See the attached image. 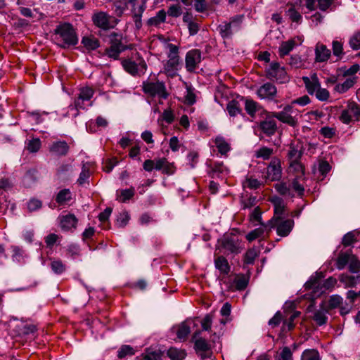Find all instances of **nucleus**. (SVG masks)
Here are the masks:
<instances>
[{
	"label": "nucleus",
	"mask_w": 360,
	"mask_h": 360,
	"mask_svg": "<svg viewBox=\"0 0 360 360\" xmlns=\"http://www.w3.org/2000/svg\"><path fill=\"white\" fill-rule=\"evenodd\" d=\"M122 65L124 70L132 76L144 74L147 68L144 59L137 51L133 52L131 56L123 59Z\"/></svg>",
	"instance_id": "1"
},
{
	"label": "nucleus",
	"mask_w": 360,
	"mask_h": 360,
	"mask_svg": "<svg viewBox=\"0 0 360 360\" xmlns=\"http://www.w3.org/2000/svg\"><path fill=\"white\" fill-rule=\"evenodd\" d=\"M323 278L322 273H316L305 283V288L313 290L314 293H322L326 290L333 288L337 283V280L333 277H329L324 281H322Z\"/></svg>",
	"instance_id": "2"
},
{
	"label": "nucleus",
	"mask_w": 360,
	"mask_h": 360,
	"mask_svg": "<svg viewBox=\"0 0 360 360\" xmlns=\"http://www.w3.org/2000/svg\"><path fill=\"white\" fill-rule=\"evenodd\" d=\"M218 243L219 244V249L226 255H238L243 249L241 240L238 236L233 233L224 234Z\"/></svg>",
	"instance_id": "3"
},
{
	"label": "nucleus",
	"mask_w": 360,
	"mask_h": 360,
	"mask_svg": "<svg viewBox=\"0 0 360 360\" xmlns=\"http://www.w3.org/2000/svg\"><path fill=\"white\" fill-rule=\"evenodd\" d=\"M122 40V34L112 32L109 35V46L105 49V54L111 59L117 60L121 53L131 49V45L124 44Z\"/></svg>",
	"instance_id": "4"
},
{
	"label": "nucleus",
	"mask_w": 360,
	"mask_h": 360,
	"mask_svg": "<svg viewBox=\"0 0 360 360\" xmlns=\"http://www.w3.org/2000/svg\"><path fill=\"white\" fill-rule=\"evenodd\" d=\"M243 19V15H237L230 18L229 22H222L217 26V31L224 39H231L234 33L238 32L241 28V23Z\"/></svg>",
	"instance_id": "5"
},
{
	"label": "nucleus",
	"mask_w": 360,
	"mask_h": 360,
	"mask_svg": "<svg viewBox=\"0 0 360 360\" xmlns=\"http://www.w3.org/2000/svg\"><path fill=\"white\" fill-rule=\"evenodd\" d=\"M143 91L151 97H158L160 100H166L169 94L162 81H145L142 84Z\"/></svg>",
	"instance_id": "6"
},
{
	"label": "nucleus",
	"mask_w": 360,
	"mask_h": 360,
	"mask_svg": "<svg viewBox=\"0 0 360 360\" xmlns=\"http://www.w3.org/2000/svg\"><path fill=\"white\" fill-rule=\"evenodd\" d=\"M55 33L58 34L63 41L62 47L75 46L78 43V38L73 26L70 23H63L57 26Z\"/></svg>",
	"instance_id": "7"
},
{
	"label": "nucleus",
	"mask_w": 360,
	"mask_h": 360,
	"mask_svg": "<svg viewBox=\"0 0 360 360\" xmlns=\"http://www.w3.org/2000/svg\"><path fill=\"white\" fill-rule=\"evenodd\" d=\"M271 113L276 119L283 123L291 127H295L297 124V117L299 115L300 111L297 109H295L292 105H286L281 111Z\"/></svg>",
	"instance_id": "8"
},
{
	"label": "nucleus",
	"mask_w": 360,
	"mask_h": 360,
	"mask_svg": "<svg viewBox=\"0 0 360 360\" xmlns=\"http://www.w3.org/2000/svg\"><path fill=\"white\" fill-rule=\"evenodd\" d=\"M340 120L346 124H349L353 120H360V105L353 101H349L346 108L342 110L339 117Z\"/></svg>",
	"instance_id": "9"
},
{
	"label": "nucleus",
	"mask_w": 360,
	"mask_h": 360,
	"mask_svg": "<svg viewBox=\"0 0 360 360\" xmlns=\"http://www.w3.org/2000/svg\"><path fill=\"white\" fill-rule=\"evenodd\" d=\"M268 226L270 228H276V233L278 236L281 237L288 236L294 226V221L290 219H282L277 218H272L271 220L268 221V224L265 226L267 227Z\"/></svg>",
	"instance_id": "10"
},
{
	"label": "nucleus",
	"mask_w": 360,
	"mask_h": 360,
	"mask_svg": "<svg viewBox=\"0 0 360 360\" xmlns=\"http://www.w3.org/2000/svg\"><path fill=\"white\" fill-rule=\"evenodd\" d=\"M266 75L269 79L276 80L281 84L289 80L285 70L281 67L277 62H273L270 64L269 68L266 70Z\"/></svg>",
	"instance_id": "11"
},
{
	"label": "nucleus",
	"mask_w": 360,
	"mask_h": 360,
	"mask_svg": "<svg viewBox=\"0 0 360 360\" xmlns=\"http://www.w3.org/2000/svg\"><path fill=\"white\" fill-rule=\"evenodd\" d=\"M58 219L63 231L73 233L77 229L79 220L74 214L63 212Z\"/></svg>",
	"instance_id": "12"
},
{
	"label": "nucleus",
	"mask_w": 360,
	"mask_h": 360,
	"mask_svg": "<svg viewBox=\"0 0 360 360\" xmlns=\"http://www.w3.org/2000/svg\"><path fill=\"white\" fill-rule=\"evenodd\" d=\"M131 6L134 22L137 29L142 26L141 18L146 8V0H127Z\"/></svg>",
	"instance_id": "13"
},
{
	"label": "nucleus",
	"mask_w": 360,
	"mask_h": 360,
	"mask_svg": "<svg viewBox=\"0 0 360 360\" xmlns=\"http://www.w3.org/2000/svg\"><path fill=\"white\" fill-rule=\"evenodd\" d=\"M282 176V169L281 160L278 158H273L266 168V178L271 181L281 179Z\"/></svg>",
	"instance_id": "14"
},
{
	"label": "nucleus",
	"mask_w": 360,
	"mask_h": 360,
	"mask_svg": "<svg viewBox=\"0 0 360 360\" xmlns=\"http://www.w3.org/2000/svg\"><path fill=\"white\" fill-rule=\"evenodd\" d=\"M256 94L262 100L272 101L276 98L277 89L272 83L266 82L257 89Z\"/></svg>",
	"instance_id": "15"
},
{
	"label": "nucleus",
	"mask_w": 360,
	"mask_h": 360,
	"mask_svg": "<svg viewBox=\"0 0 360 360\" xmlns=\"http://www.w3.org/2000/svg\"><path fill=\"white\" fill-rule=\"evenodd\" d=\"M94 94V90L92 88L89 86L81 88L79 89V96L75 101V105H70L68 107L69 110H73L77 108L85 109L84 102L90 101V99L93 97Z\"/></svg>",
	"instance_id": "16"
},
{
	"label": "nucleus",
	"mask_w": 360,
	"mask_h": 360,
	"mask_svg": "<svg viewBox=\"0 0 360 360\" xmlns=\"http://www.w3.org/2000/svg\"><path fill=\"white\" fill-rule=\"evenodd\" d=\"M259 128L267 136H271L277 131L278 127L272 113H268L265 119L259 124Z\"/></svg>",
	"instance_id": "17"
},
{
	"label": "nucleus",
	"mask_w": 360,
	"mask_h": 360,
	"mask_svg": "<svg viewBox=\"0 0 360 360\" xmlns=\"http://www.w3.org/2000/svg\"><path fill=\"white\" fill-rule=\"evenodd\" d=\"M201 52L198 49H193L187 52L186 56V68L188 72H193L201 62Z\"/></svg>",
	"instance_id": "18"
},
{
	"label": "nucleus",
	"mask_w": 360,
	"mask_h": 360,
	"mask_svg": "<svg viewBox=\"0 0 360 360\" xmlns=\"http://www.w3.org/2000/svg\"><path fill=\"white\" fill-rule=\"evenodd\" d=\"M91 19L94 24L102 30H107L112 27L110 22V16L105 12H96L93 14Z\"/></svg>",
	"instance_id": "19"
},
{
	"label": "nucleus",
	"mask_w": 360,
	"mask_h": 360,
	"mask_svg": "<svg viewBox=\"0 0 360 360\" xmlns=\"http://www.w3.org/2000/svg\"><path fill=\"white\" fill-rule=\"evenodd\" d=\"M314 53L315 61L318 63L327 61L331 56V51L326 45L320 42L316 44Z\"/></svg>",
	"instance_id": "20"
},
{
	"label": "nucleus",
	"mask_w": 360,
	"mask_h": 360,
	"mask_svg": "<svg viewBox=\"0 0 360 360\" xmlns=\"http://www.w3.org/2000/svg\"><path fill=\"white\" fill-rule=\"evenodd\" d=\"M302 80L308 94L310 95H314L321 86L320 82L316 75H314L311 77H303Z\"/></svg>",
	"instance_id": "21"
},
{
	"label": "nucleus",
	"mask_w": 360,
	"mask_h": 360,
	"mask_svg": "<svg viewBox=\"0 0 360 360\" xmlns=\"http://www.w3.org/2000/svg\"><path fill=\"white\" fill-rule=\"evenodd\" d=\"M274 205V216L273 218L282 219V216L285 214V205L283 200L278 196H274L270 200Z\"/></svg>",
	"instance_id": "22"
},
{
	"label": "nucleus",
	"mask_w": 360,
	"mask_h": 360,
	"mask_svg": "<svg viewBox=\"0 0 360 360\" xmlns=\"http://www.w3.org/2000/svg\"><path fill=\"white\" fill-rule=\"evenodd\" d=\"M69 146L65 141L53 142L50 147V151L58 156L66 155L69 151Z\"/></svg>",
	"instance_id": "23"
},
{
	"label": "nucleus",
	"mask_w": 360,
	"mask_h": 360,
	"mask_svg": "<svg viewBox=\"0 0 360 360\" xmlns=\"http://www.w3.org/2000/svg\"><path fill=\"white\" fill-rule=\"evenodd\" d=\"M214 142L221 155H226L231 149V143L222 136L219 135L216 136Z\"/></svg>",
	"instance_id": "24"
},
{
	"label": "nucleus",
	"mask_w": 360,
	"mask_h": 360,
	"mask_svg": "<svg viewBox=\"0 0 360 360\" xmlns=\"http://www.w3.org/2000/svg\"><path fill=\"white\" fill-rule=\"evenodd\" d=\"M200 331H196L193 337V338L195 340L194 348L196 352H206L207 350H210L211 349L210 345L205 338H200Z\"/></svg>",
	"instance_id": "25"
},
{
	"label": "nucleus",
	"mask_w": 360,
	"mask_h": 360,
	"mask_svg": "<svg viewBox=\"0 0 360 360\" xmlns=\"http://www.w3.org/2000/svg\"><path fill=\"white\" fill-rule=\"evenodd\" d=\"M179 65V58H168L167 61L165 64L164 71L168 76L174 77L176 75Z\"/></svg>",
	"instance_id": "26"
},
{
	"label": "nucleus",
	"mask_w": 360,
	"mask_h": 360,
	"mask_svg": "<svg viewBox=\"0 0 360 360\" xmlns=\"http://www.w3.org/2000/svg\"><path fill=\"white\" fill-rule=\"evenodd\" d=\"M214 266L222 274L226 275L230 272L231 266L228 260L224 256H218L214 259Z\"/></svg>",
	"instance_id": "27"
},
{
	"label": "nucleus",
	"mask_w": 360,
	"mask_h": 360,
	"mask_svg": "<svg viewBox=\"0 0 360 360\" xmlns=\"http://www.w3.org/2000/svg\"><path fill=\"white\" fill-rule=\"evenodd\" d=\"M167 13L164 9L160 10L156 15L150 18L147 20V25L149 27H158L162 23H164L166 20Z\"/></svg>",
	"instance_id": "28"
},
{
	"label": "nucleus",
	"mask_w": 360,
	"mask_h": 360,
	"mask_svg": "<svg viewBox=\"0 0 360 360\" xmlns=\"http://www.w3.org/2000/svg\"><path fill=\"white\" fill-rule=\"evenodd\" d=\"M328 309L321 307L320 309L314 311L313 315V320L318 326L325 325L328 321Z\"/></svg>",
	"instance_id": "29"
},
{
	"label": "nucleus",
	"mask_w": 360,
	"mask_h": 360,
	"mask_svg": "<svg viewBox=\"0 0 360 360\" xmlns=\"http://www.w3.org/2000/svg\"><path fill=\"white\" fill-rule=\"evenodd\" d=\"M356 82V77L347 78L342 83L337 84L334 87V91L339 94H344L351 89Z\"/></svg>",
	"instance_id": "30"
},
{
	"label": "nucleus",
	"mask_w": 360,
	"mask_h": 360,
	"mask_svg": "<svg viewBox=\"0 0 360 360\" xmlns=\"http://www.w3.org/2000/svg\"><path fill=\"white\" fill-rule=\"evenodd\" d=\"M339 280L345 285V288H354L358 283H360V274L357 276L342 274L340 276Z\"/></svg>",
	"instance_id": "31"
},
{
	"label": "nucleus",
	"mask_w": 360,
	"mask_h": 360,
	"mask_svg": "<svg viewBox=\"0 0 360 360\" xmlns=\"http://www.w3.org/2000/svg\"><path fill=\"white\" fill-rule=\"evenodd\" d=\"M72 200V193L70 189L60 190L56 196V201L60 205H65Z\"/></svg>",
	"instance_id": "32"
},
{
	"label": "nucleus",
	"mask_w": 360,
	"mask_h": 360,
	"mask_svg": "<svg viewBox=\"0 0 360 360\" xmlns=\"http://www.w3.org/2000/svg\"><path fill=\"white\" fill-rule=\"evenodd\" d=\"M134 194L135 190L133 187L117 191V200L121 202H127L134 197Z\"/></svg>",
	"instance_id": "33"
},
{
	"label": "nucleus",
	"mask_w": 360,
	"mask_h": 360,
	"mask_svg": "<svg viewBox=\"0 0 360 360\" xmlns=\"http://www.w3.org/2000/svg\"><path fill=\"white\" fill-rule=\"evenodd\" d=\"M296 42L294 39H290L283 41L278 49V54L281 57H284L289 54V53L294 49Z\"/></svg>",
	"instance_id": "34"
},
{
	"label": "nucleus",
	"mask_w": 360,
	"mask_h": 360,
	"mask_svg": "<svg viewBox=\"0 0 360 360\" xmlns=\"http://www.w3.org/2000/svg\"><path fill=\"white\" fill-rule=\"evenodd\" d=\"M82 44L89 51L96 49L100 44L97 38L93 36H86L82 39Z\"/></svg>",
	"instance_id": "35"
},
{
	"label": "nucleus",
	"mask_w": 360,
	"mask_h": 360,
	"mask_svg": "<svg viewBox=\"0 0 360 360\" xmlns=\"http://www.w3.org/2000/svg\"><path fill=\"white\" fill-rule=\"evenodd\" d=\"M259 104L252 99H246L245 101V110L252 117L255 116V114L259 110Z\"/></svg>",
	"instance_id": "36"
},
{
	"label": "nucleus",
	"mask_w": 360,
	"mask_h": 360,
	"mask_svg": "<svg viewBox=\"0 0 360 360\" xmlns=\"http://www.w3.org/2000/svg\"><path fill=\"white\" fill-rule=\"evenodd\" d=\"M274 154V149L262 146L255 151V157L257 158H262L264 160L270 159L271 155Z\"/></svg>",
	"instance_id": "37"
},
{
	"label": "nucleus",
	"mask_w": 360,
	"mask_h": 360,
	"mask_svg": "<svg viewBox=\"0 0 360 360\" xmlns=\"http://www.w3.org/2000/svg\"><path fill=\"white\" fill-rule=\"evenodd\" d=\"M352 253L349 252L340 253L337 259L336 267L339 270L345 269V267L349 264V260L351 259Z\"/></svg>",
	"instance_id": "38"
},
{
	"label": "nucleus",
	"mask_w": 360,
	"mask_h": 360,
	"mask_svg": "<svg viewBox=\"0 0 360 360\" xmlns=\"http://www.w3.org/2000/svg\"><path fill=\"white\" fill-rule=\"evenodd\" d=\"M167 356L171 360H183L186 356L184 349L171 347L167 351Z\"/></svg>",
	"instance_id": "39"
},
{
	"label": "nucleus",
	"mask_w": 360,
	"mask_h": 360,
	"mask_svg": "<svg viewBox=\"0 0 360 360\" xmlns=\"http://www.w3.org/2000/svg\"><path fill=\"white\" fill-rule=\"evenodd\" d=\"M190 332L188 321H184L178 326L176 336L179 340H185Z\"/></svg>",
	"instance_id": "40"
},
{
	"label": "nucleus",
	"mask_w": 360,
	"mask_h": 360,
	"mask_svg": "<svg viewBox=\"0 0 360 360\" xmlns=\"http://www.w3.org/2000/svg\"><path fill=\"white\" fill-rule=\"evenodd\" d=\"M50 266L56 274H61L66 270L65 264L60 259H51Z\"/></svg>",
	"instance_id": "41"
},
{
	"label": "nucleus",
	"mask_w": 360,
	"mask_h": 360,
	"mask_svg": "<svg viewBox=\"0 0 360 360\" xmlns=\"http://www.w3.org/2000/svg\"><path fill=\"white\" fill-rule=\"evenodd\" d=\"M290 170L295 173V176L304 177V169L302 165L297 161H291L290 162Z\"/></svg>",
	"instance_id": "42"
},
{
	"label": "nucleus",
	"mask_w": 360,
	"mask_h": 360,
	"mask_svg": "<svg viewBox=\"0 0 360 360\" xmlns=\"http://www.w3.org/2000/svg\"><path fill=\"white\" fill-rule=\"evenodd\" d=\"M233 283L236 290H243L248 284V278L243 274L237 275L233 280Z\"/></svg>",
	"instance_id": "43"
},
{
	"label": "nucleus",
	"mask_w": 360,
	"mask_h": 360,
	"mask_svg": "<svg viewBox=\"0 0 360 360\" xmlns=\"http://www.w3.org/2000/svg\"><path fill=\"white\" fill-rule=\"evenodd\" d=\"M258 255L259 251L255 248L248 249L244 255V263L246 264H252Z\"/></svg>",
	"instance_id": "44"
},
{
	"label": "nucleus",
	"mask_w": 360,
	"mask_h": 360,
	"mask_svg": "<svg viewBox=\"0 0 360 360\" xmlns=\"http://www.w3.org/2000/svg\"><path fill=\"white\" fill-rule=\"evenodd\" d=\"M257 203V198L253 195L242 196L240 199V204L243 209H250L254 207Z\"/></svg>",
	"instance_id": "45"
},
{
	"label": "nucleus",
	"mask_w": 360,
	"mask_h": 360,
	"mask_svg": "<svg viewBox=\"0 0 360 360\" xmlns=\"http://www.w3.org/2000/svg\"><path fill=\"white\" fill-rule=\"evenodd\" d=\"M226 110L231 117H235L241 112L238 102L234 100L229 102L226 106Z\"/></svg>",
	"instance_id": "46"
},
{
	"label": "nucleus",
	"mask_w": 360,
	"mask_h": 360,
	"mask_svg": "<svg viewBox=\"0 0 360 360\" xmlns=\"http://www.w3.org/2000/svg\"><path fill=\"white\" fill-rule=\"evenodd\" d=\"M301 360H321V357L317 350L306 349L302 354Z\"/></svg>",
	"instance_id": "47"
},
{
	"label": "nucleus",
	"mask_w": 360,
	"mask_h": 360,
	"mask_svg": "<svg viewBox=\"0 0 360 360\" xmlns=\"http://www.w3.org/2000/svg\"><path fill=\"white\" fill-rule=\"evenodd\" d=\"M333 53L338 59H341L345 54L343 51V44L339 41L333 40L332 42Z\"/></svg>",
	"instance_id": "48"
},
{
	"label": "nucleus",
	"mask_w": 360,
	"mask_h": 360,
	"mask_svg": "<svg viewBox=\"0 0 360 360\" xmlns=\"http://www.w3.org/2000/svg\"><path fill=\"white\" fill-rule=\"evenodd\" d=\"M304 177H298L295 176L292 183L291 187L299 195H302L304 191V188L302 184H300V181L304 180Z\"/></svg>",
	"instance_id": "49"
},
{
	"label": "nucleus",
	"mask_w": 360,
	"mask_h": 360,
	"mask_svg": "<svg viewBox=\"0 0 360 360\" xmlns=\"http://www.w3.org/2000/svg\"><path fill=\"white\" fill-rule=\"evenodd\" d=\"M90 176V170L89 167L87 165V164H83L82 172L79 174V176L77 179V183L79 185L84 184L87 180L89 179Z\"/></svg>",
	"instance_id": "50"
},
{
	"label": "nucleus",
	"mask_w": 360,
	"mask_h": 360,
	"mask_svg": "<svg viewBox=\"0 0 360 360\" xmlns=\"http://www.w3.org/2000/svg\"><path fill=\"white\" fill-rule=\"evenodd\" d=\"M349 45L352 50L360 49V31L354 33L349 39Z\"/></svg>",
	"instance_id": "51"
},
{
	"label": "nucleus",
	"mask_w": 360,
	"mask_h": 360,
	"mask_svg": "<svg viewBox=\"0 0 360 360\" xmlns=\"http://www.w3.org/2000/svg\"><path fill=\"white\" fill-rule=\"evenodd\" d=\"M226 171V167L222 162H214L211 165V174L212 177L218 176L219 174H223Z\"/></svg>",
	"instance_id": "52"
},
{
	"label": "nucleus",
	"mask_w": 360,
	"mask_h": 360,
	"mask_svg": "<svg viewBox=\"0 0 360 360\" xmlns=\"http://www.w3.org/2000/svg\"><path fill=\"white\" fill-rule=\"evenodd\" d=\"M184 102L188 105H193L195 103V94L194 93V89L191 86H186Z\"/></svg>",
	"instance_id": "53"
},
{
	"label": "nucleus",
	"mask_w": 360,
	"mask_h": 360,
	"mask_svg": "<svg viewBox=\"0 0 360 360\" xmlns=\"http://www.w3.org/2000/svg\"><path fill=\"white\" fill-rule=\"evenodd\" d=\"M264 229L263 227L257 228V229L251 231L250 232H249L246 235V238L250 242L253 241L254 240L262 236L264 234Z\"/></svg>",
	"instance_id": "54"
},
{
	"label": "nucleus",
	"mask_w": 360,
	"mask_h": 360,
	"mask_svg": "<svg viewBox=\"0 0 360 360\" xmlns=\"http://www.w3.org/2000/svg\"><path fill=\"white\" fill-rule=\"evenodd\" d=\"M349 270L352 273H357L360 271V260L354 255H352L351 259L349 262Z\"/></svg>",
	"instance_id": "55"
},
{
	"label": "nucleus",
	"mask_w": 360,
	"mask_h": 360,
	"mask_svg": "<svg viewBox=\"0 0 360 360\" xmlns=\"http://www.w3.org/2000/svg\"><path fill=\"white\" fill-rule=\"evenodd\" d=\"M276 191L283 195H292L290 191V187L285 182L276 184L275 185Z\"/></svg>",
	"instance_id": "56"
},
{
	"label": "nucleus",
	"mask_w": 360,
	"mask_h": 360,
	"mask_svg": "<svg viewBox=\"0 0 360 360\" xmlns=\"http://www.w3.org/2000/svg\"><path fill=\"white\" fill-rule=\"evenodd\" d=\"M133 354H134V349L130 345H122L118 351L117 356L120 359H122L128 355L131 356Z\"/></svg>",
	"instance_id": "57"
},
{
	"label": "nucleus",
	"mask_w": 360,
	"mask_h": 360,
	"mask_svg": "<svg viewBox=\"0 0 360 360\" xmlns=\"http://www.w3.org/2000/svg\"><path fill=\"white\" fill-rule=\"evenodd\" d=\"M343 302V298L338 295H332L328 301V307L330 309L337 308L341 306Z\"/></svg>",
	"instance_id": "58"
},
{
	"label": "nucleus",
	"mask_w": 360,
	"mask_h": 360,
	"mask_svg": "<svg viewBox=\"0 0 360 360\" xmlns=\"http://www.w3.org/2000/svg\"><path fill=\"white\" fill-rule=\"evenodd\" d=\"M316 98L320 101H326L329 98L330 93L324 88H321V86L314 94Z\"/></svg>",
	"instance_id": "59"
},
{
	"label": "nucleus",
	"mask_w": 360,
	"mask_h": 360,
	"mask_svg": "<svg viewBox=\"0 0 360 360\" xmlns=\"http://www.w3.org/2000/svg\"><path fill=\"white\" fill-rule=\"evenodd\" d=\"M41 147V141L39 139H32V140L29 141L27 149L30 153H36L37 152Z\"/></svg>",
	"instance_id": "60"
},
{
	"label": "nucleus",
	"mask_w": 360,
	"mask_h": 360,
	"mask_svg": "<svg viewBox=\"0 0 360 360\" xmlns=\"http://www.w3.org/2000/svg\"><path fill=\"white\" fill-rule=\"evenodd\" d=\"M167 58H179V47L173 44H168L167 45Z\"/></svg>",
	"instance_id": "61"
},
{
	"label": "nucleus",
	"mask_w": 360,
	"mask_h": 360,
	"mask_svg": "<svg viewBox=\"0 0 360 360\" xmlns=\"http://www.w3.org/2000/svg\"><path fill=\"white\" fill-rule=\"evenodd\" d=\"M182 9L181 6L178 4L171 5L167 10V14L169 16L177 18L181 15Z\"/></svg>",
	"instance_id": "62"
},
{
	"label": "nucleus",
	"mask_w": 360,
	"mask_h": 360,
	"mask_svg": "<svg viewBox=\"0 0 360 360\" xmlns=\"http://www.w3.org/2000/svg\"><path fill=\"white\" fill-rule=\"evenodd\" d=\"M286 13L292 22H299L302 20V15L293 7L289 8Z\"/></svg>",
	"instance_id": "63"
},
{
	"label": "nucleus",
	"mask_w": 360,
	"mask_h": 360,
	"mask_svg": "<svg viewBox=\"0 0 360 360\" xmlns=\"http://www.w3.org/2000/svg\"><path fill=\"white\" fill-rule=\"evenodd\" d=\"M278 359L281 360H292L291 349L288 347H284L279 354Z\"/></svg>",
	"instance_id": "64"
}]
</instances>
